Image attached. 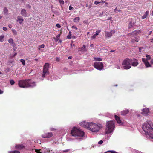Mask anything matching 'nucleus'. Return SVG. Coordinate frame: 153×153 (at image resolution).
Segmentation results:
<instances>
[{
    "mask_svg": "<svg viewBox=\"0 0 153 153\" xmlns=\"http://www.w3.org/2000/svg\"><path fill=\"white\" fill-rule=\"evenodd\" d=\"M94 67L96 69L99 70H102L103 68V65L102 62H96L94 64Z\"/></svg>",
    "mask_w": 153,
    "mask_h": 153,
    "instance_id": "9",
    "label": "nucleus"
},
{
    "mask_svg": "<svg viewBox=\"0 0 153 153\" xmlns=\"http://www.w3.org/2000/svg\"><path fill=\"white\" fill-rule=\"evenodd\" d=\"M146 57L147 58L146 59H147V60H149L151 59V56L150 55H146Z\"/></svg>",
    "mask_w": 153,
    "mask_h": 153,
    "instance_id": "40",
    "label": "nucleus"
},
{
    "mask_svg": "<svg viewBox=\"0 0 153 153\" xmlns=\"http://www.w3.org/2000/svg\"><path fill=\"white\" fill-rule=\"evenodd\" d=\"M8 10L7 7H4L3 9V13L4 14H7L8 13Z\"/></svg>",
    "mask_w": 153,
    "mask_h": 153,
    "instance_id": "26",
    "label": "nucleus"
},
{
    "mask_svg": "<svg viewBox=\"0 0 153 153\" xmlns=\"http://www.w3.org/2000/svg\"><path fill=\"white\" fill-rule=\"evenodd\" d=\"M72 28H74V29H75L77 30V27H76V26H72Z\"/></svg>",
    "mask_w": 153,
    "mask_h": 153,
    "instance_id": "53",
    "label": "nucleus"
},
{
    "mask_svg": "<svg viewBox=\"0 0 153 153\" xmlns=\"http://www.w3.org/2000/svg\"><path fill=\"white\" fill-rule=\"evenodd\" d=\"M110 152L111 153H117L116 151H113V150H111V151H108L107 152H105V153H107L108 152Z\"/></svg>",
    "mask_w": 153,
    "mask_h": 153,
    "instance_id": "35",
    "label": "nucleus"
},
{
    "mask_svg": "<svg viewBox=\"0 0 153 153\" xmlns=\"http://www.w3.org/2000/svg\"><path fill=\"white\" fill-rule=\"evenodd\" d=\"M10 83L12 85H14L15 83V81L13 80H11L10 81Z\"/></svg>",
    "mask_w": 153,
    "mask_h": 153,
    "instance_id": "39",
    "label": "nucleus"
},
{
    "mask_svg": "<svg viewBox=\"0 0 153 153\" xmlns=\"http://www.w3.org/2000/svg\"><path fill=\"white\" fill-rule=\"evenodd\" d=\"M100 3V2H99L98 1H95L94 2V4H96V5H97L99 3Z\"/></svg>",
    "mask_w": 153,
    "mask_h": 153,
    "instance_id": "47",
    "label": "nucleus"
},
{
    "mask_svg": "<svg viewBox=\"0 0 153 153\" xmlns=\"http://www.w3.org/2000/svg\"><path fill=\"white\" fill-rule=\"evenodd\" d=\"M10 44L14 48L16 46V45L13 42L11 43Z\"/></svg>",
    "mask_w": 153,
    "mask_h": 153,
    "instance_id": "44",
    "label": "nucleus"
},
{
    "mask_svg": "<svg viewBox=\"0 0 153 153\" xmlns=\"http://www.w3.org/2000/svg\"><path fill=\"white\" fill-rule=\"evenodd\" d=\"M132 59L128 58H126L122 62V68L125 69H128L131 68V63Z\"/></svg>",
    "mask_w": 153,
    "mask_h": 153,
    "instance_id": "4",
    "label": "nucleus"
},
{
    "mask_svg": "<svg viewBox=\"0 0 153 153\" xmlns=\"http://www.w3.org/2000/svg\"><path fill=\"white\" fill-rule=\"evenodd\" d=\"M80 18L79 17H77L75 18L73 21L75 22H78L80 20Z\"/></svg>",
    "mask_w": 153,
    "mask_h": 153,
    "instance_id": "25",
    "label": "nucleus"
},
{
    "mask_svg": "<svg viewBox=\"0 0 153 153\" xmlns=\"http://www.w3.org/2000/svg\"><path fill=\"white\" fill-rule=\"evenodd\" d=\"M73 9V7L71 6H70L69 7V9L70 10H71Z\"/></svg>",
    "mask_w": 153,
    "mask_h": 153,
    "instance_id": "54",
    "label": "nucleus"
},
{
    "mask_svg": "<svg viewBox=\"0 0 153 153\" xmlns=\"http://www.w3.org/2000/svg\"><path fill=\"white\" fill-rule=\"evenodd\" d=\"M73 43V41H71V47H72V43Z\"/></svg>",
    "mask_w": 153,
    "mask_h": 153,
    "instance_id": "60",
    "label": "nucleus"
},
{
    "mask_svg": "<svg viewBox=\"0 0 153 153\" xmlns=\"http://www.w3.org/2000/svg\"><path fill=\"white\" fill-rule=\"evenodd\" d=\"M58 1L62 4H64V2L63 0H59Z\"/></svg>",
    "mask_w": 153,
    "mask_h": 153,
    "instance_id": "41",
    "label": "nucleus"
},
{
    "mask_svg": "<svg viewBox=\"0 0 153 153\" xmlns=\"http://www.w3.org/2000/svg\"><path fill=\"white\" fill-rule=\"evenodd\" d=\"M8 27L10 28H11L12 27V25L11 24H9L8 25Z\"/></svg>",
    "mask_w": 153,
    "mask_h": 153,
    "instance_id": "55",
    "label": "nucleus"
},
{
    "mask_svg": "<svg viewBox=\"0 0 153 153\" xmlns=\"http://www.w3.org/2000/svg\"><path fill=\"white\" fill-rule=\"evenodd\" d=\"M139 40V38L137 37H135L134 39H132L131 41V42L132 43H135V42H138Z\"/></svg>",
    "mask_w": 153,
    "mask_h": 153,
    "instance_id": "23",
    "label": "nucleus"
},
{
    "mask_svg": "<svg viewBox=\"0 0 153 153\" xmlns=\"http://www.w3.org/2000/svg\"><path fill=\"white\" fill-rule=\"evenodd\" d=\"M103 143V141L102 140H101L98 142V143L99 144H102Z\"/></svg>",
    "mask_w": 153,
    "mask_h": 153,
    "instance_id": "48",
    "label": "nucleus"
},
{
    "mask_svg": "<svg viewBox=\"0 0 153 153\" xmlns=\"http://www.w3.org/2000/svg\"><path fill=\"white\" fill-rule=\"evenodd\" d=\"M149 108H144L142 110V111L141 112V114L145 115H146L149 112Z\"/></svg>",
    "mask_w": 153,
    "mask_h": 153,
    "instance_id": "16",
    "label": "nucleus"
},
{
    "mask_svg": "<svg viewBox=\"0 0 153 153\" xmlns=\"http://www.w3.org/2000/svg\"><path fill=\"white\" fill-rule=\"evenodd\" d=\"M97 36V35H96V34H95L91 37V38L93 39H94L96 38V36Z\"/></svg>",
    "mask_w": 153,
    "mask_h": 153,
    "instance_id": "45",
    "label": "nucleus"
},
{
    "mask_svg": "<svg viewBox=\"0 0 153 153\" xmlns=\"http://www.w3.org/2000/svg\"><path fill=\"white\" fill-rule=\"evenodd\" d=\"M128 35H132V36H134L135 35V33H134V31L132 32L131 33H129L128 34Z\"/></svg>",
    "mask_w": 153,
    "mask_h": 153,
    "instance_id": "31",
    "label": "nucleus"
},
{
    "mask_svg": "<svg viewBox=\"0 0 153 153\" xmlns=\"http://www.w3.org/2000/svg\"><path fill=\"white\" fill-rule=\"evenodd\" d=\"M49 64L48 63H45L43 66V74L42 76L44 78L46 75H48L49 74L48 71Z\"/></svg>",
    "mask_w": 153,
    "mask_h": 153,
    "instance_id": "8",
    "label": "nucleus"
},
{
    "mask_svg": "<svg viewBox=\"0 0 153 153\" xmlns=\"http://www.w3.org/2000/svg\"><path fill=\"white\" fill-rule=\"evenodd\" d=\"M90 46L91 47H93V44H91L90 45Z\"/></svg>",
    "mask_w": 153,
    "mask_h": 153,
    "instance_id": "64",
    "label": "nucleus"
},
{
    "mask_svg": "<svg viewBox=\"0 0 153 153\" xmlns=\"http://www.w3.org/2000/svg\"><path fill=\"white\" fill-rule=\"evenodd\" d=\"M36 153H42L41 152H39V150H36Z\"/></svg>",
    "mask_w": 153,
    "mask_h": 153,
    "instance_id": "50",
    "label": "nucleus"
},
{
    "mask_svg": "<svg viewBox=\"0 0 153 153\" xmlns=\"http://www.w3.org/2000/svg\"><path fill=\"white\" fill-rule=\"evenodd\" d=\"M120 10H118L117 9V8H116L115 9H114V12H116L117 13V12H119L120 11Z\"/></svg>",
    "mask_w": 153,
    "mask_h": 153,
    "instance_id": "49",
    "label": "nucleus"
},
{
    "mask_svg": "<svg viewBox=\"0 0 153 153\" xmlns=\"http://www.w3.org/2000/svg\"><path fill=\"white\" fill-rule=\"evenodd\" d=\"M8 42L10 44L13 42V39L12 38H10L8 40Z\"/></svg>",
    "mask_w": 153,
    "mask_h": 153,
    "instance_id": "43",
    "label": "nucleus"
},
{
    "mask_svg": "<svg viewBox=\"0 0 153 153\" xmlns=\"http://www.w3.org/2000/svg\"><path fill=\"white\" fill-rule=\"evenodd\" d=\"M71 134L74 137H82L84 135V132L79 128L74 127L71 131Z\"/></svg>",
    "mask_w": 153,
    "mask_h": 153,
    "instance_id": "3",
    "label": "nucleus"
},
{
    "mask_svg": "<svg viewBox=\"0 0 153 153\" xmlns=\"http://www.w3.org/2000/svg\"><path fill=\"white\" fill-rule=\"evenodd\" d=\"M72 56H70L68 57V58L69 59H71L72 58Z\"/></svg>",
    "mask_w": 153,
    "mask_h": 153,
    "instance_id": "59",
    "label": "nucleus"
},
{
    "mask_svg": "<svg viewBox=\"0 0 153 153\" xmlns=\"http://www.w3.org/2000/svg\"><path fill=\"white\" fill-rule=\"evenodd\" d=\"M114 117L115 118V119L116 120L117 123H119L120 124L122 122V121L120 119V118L119 117L117 116V115H115L114 116Z\"/></svg>",
    "mask_w": 153,
    "mask_h": 153,
    "instance_id": "19",
    "label": "nucleus"
},
{
    "mask_svg": "<svg viewBox=\"0 0 153 153\" xmlns=\"http://www.w3.org/2000/svg\"><path fill=\"white\" fill-rule=\"evenodd\" d=\"M53 134L51 132L45 133L42 135V137L43 138H49L53 136Z\"/></svg>",
    "mask_w": 153,
    "mask_h": 153,
    "instance_id": "12",
    "label": "nucleus"
},
{
    "mask_svg": "<svg viewBox=\"0 0 153 153\" xmlns=\"http://www.w3.org/2000/svg\"><path fill=\"white\" fill-rule=\"evenodd\" d=\"M130 20H131L129 23V28H131L133 27V25H135L136 22L134 21L135 20V18L134 17L131 18Z\"/></svg>",
    "mask_w": 153,
    "mask_h": 153,
    "instance_id": "10",
    "label": "nucleus"
},
{
    "mask_svg": "<svg viewBox=\"0 0 153 153\" xmlns=\"http://www.w3.org/2000/svg\"><path fill=\"white\" fill-rule=\"evenodd\" d=\"M115 50H111L110 51V52H115Z\"/></svg>",
    "mask_w": 153,
    "mask_h": 153,
    "instance_id": "58",
    "label": "nucleus"
},
{
    "mask_svg": "<svg viewBox=\"0 0 153 153\" xmlns=\"http://www.w3.org/2000/svg\"><path fill=\"white\" fill-rule=\"evenodd\" d=\"M4 35H1L0 36V42H2L4 41Z\"/></svg>",
    "mask_w": 153,
    "mask_h": 153,
    "instance_id": "27",
    "label": "nucleus"
},
{
    "mask_svg": "<svg viewBox=\"0 0 153 153\" xmlns=\"http://www.w3.org/2000/svg\"><path fill=\"white\" fill-rule=\"evenodd\" d=\"M146 135H148L149 138L153 139V128L150 131H149V132Z\"/></svg>",
    "mask_w": 153,
    "mask_h": 153,
    "instance_id": "17",
    "label": "nucleus"
},
{
    "mask_svg": "<svg viewBox=\"0 0 153 153\" xmlns=\"http://www.w3.org/2000/svg\"><path fill=\"white\" fill-rule=\"evenodd\" d=\"M148 60L147 59L145 58H143L142 59L143 62L144 63L146 67H150L151 66V65Z\"/></svg>",
    "mask_w": 153,
    "mask_h": 153,
    "instance_id": "13",
    "label": "nucleus"
},
{
    "mask_svg": "<svg viewBox=\"0 0 153 153\" xmlns=\"http://www.w3.org/2000/svg\"><path fill=\"white\" fill-rule=\"evenodd\" d=\"M3 29L4 31H6L7 30V28L5 27H4L3 28Z\"/></svg>",
    "mask_w": 153,
    "mask_h": 153,
    "instance_id": "52",
    "label": "nucleus"
},
{
    "mask_svg": "<svg viewBox=\"0 0 153 153\" xmlns=\"http://www.w3.org/2000/svg\"><path fill=\"white\" fill-rule=\"evenodd\" d=\"M3 92V91L0 89V94H2Z\"/></svg>",
    "mask_w": 153,
    "mask_h": 153,
    "instance_id": "57",
    "label": "nucleus"
},
{
    "mask_svg": "<svg viewBox=\"0 0 153 153\" xmlns=\"http://www.w3.org/2000/svg\"><path fill=\"white\" fill-rule=\"evenodd\" d=\"M149 13V11H146L144 14V15L142 16V19H143L145 18H146L148 15Z\"/></svg>",
    "mask_w": 153,
    "mask_h": 153,
    "instance_id": "24",
    "label": "nucleus"
},
{
    "mask_svg": "<svg viewBox=\"0 0 153 153\" xmlns=\"http://www.w3.org/2000/svg\"><path fill=\"white\" fill-rule=\"evenodd\" d=\"M142 128L145 133L146 134L153 129V125L151 124L148 123H144L142 126Z\"/></svg>",
    "mask_w": 153,
    "mask_h": 153,
    "instance_id": "7",
    "label": "nucleus"
},
{
    "mask_svg": "<svg viewBox=\"0 0 153 153\" xmlns=\"http://www.w3.org/2000/svg\"><path fill=\"white\" fill-rule=\"evenodd\" d=\"M94 59L96 61H100L102 60V59L101 58H95Z\"/></svg>",
    "mask_w": 153,
    "mask_h": 153,
    "instance_id": "29",
    "label": "nucleus"
},
{
    "mask_svg": "<svg viewBox=\"0 0 153 153\" xmlns=\"http://www.w3.org/2000/svg\"><path fill=\"white\" fill-rule=\"evenodd\" d=\"M9 153H20V152L19 151L15 150L9 152Z\"/></svg>",
    "mask_w": 153,
    "mask_h": 153,
    "instance_id": "30",
    "label": "nucleus"
},
{
    "mask_svg": "<svg viewBox=\"0 0 153 153\" xmlns=\"http://www.w3.org/2000/svg\"><path fill=\"white\" fill-rule=\"evenodd\" d=\"M102 126L100 125H97L93 123H90L88 129L93 132H97L100 128H101Z\"/></svg>",
    "mask_w": 153,
    "mask_h": 153,
    "instance_id": "6",
    "label": "nucleus"
},
{
    "mask_svg": "<svg viewBox=\"0 0 153 153\" xmlns=\"http://www.w3.org/2000/svg\"><path fill=\"white\" fill-rule=\"evenodd\" d=\"M71 134L74 137H82L84 135V132L79 128L74 127L71 131Z\"/></svg>",
    "mask_w": 153,
    "mask_h": 153,
    "instance_id": "2",
    "label": "nucleus"
},
{
    "mask_svg": "<svg viewBox=\"0 0 153 153\" xmlns=\"http://www.w3.org/2000/svg\"><path fill=\"white\" fill-rule=\"evenodd\" d=\"M151 40H152L151 41V42H153V38L151 39Z\"/></svg>",
    "mask_w": 153,
    "mask_h": 153,
    "instance_id": "63",
    "label": "nucleus"
},
{
    "mask_svg": "<svg viewBox=\"0 0 153 153\" xmlns=\"http://www.w3.org/2000/svg\"><path fill=\"white\" fill-rule=\"evenodd\" d=\"M56 26L58 28H60L61 27V25L57 23L56 24Z\"/></svg>",
    "mask_w": 153,
    "mask_h": 153,
    "instance_id": "46",
    "label": "nucleus"
},
{
    "mask_svg": "<svg viewBox=\"0 0 153 153\" xmlns=\"http://www.w3.org/2000/svg\"><path fill=\"white\" fill-rule=\"evenodd\" d=\"M152 31H150V32H149V35H150L151 34V33H152Z\"/></svg>",
    "mask_w": 153,
    "mask_h": 153,
    "instance_id": "61",
    "label": "nucleus"
},
{
    "mask_svg": "<svg viewBox=\"0 0 153 153\" xmlns=\"http://www.w3.org/2000/svg\"><path fill=\"white\" fill-rule=\"evenodd\" d=\"M13 33L14 35H16L17 34V32L16 30L14 29H12V30Z\"/></svg>",
    "mask_w": 153,
    "mask_h": 153,
    "instance_id": "33",
    "label": "nucleus"
},
{
    "mask_svg": "<svg viewBox=\"0 0 153 153\" xmlns=\"http://www.w3.org/2000/svg\"><path fill=\"white\" fill-rule=\"evenodd\" d=\"M20 61L21 62L22 64L23 65H25V61L23 59H21L20 60Z\"/></svg>",
    "mask_w": 153,
    "mask_h": 153,
    "instance_id": "38",
    "label": "nucleus"
},
{
    "mask_svg": "<svg viewBox=\"0 0 153 153\" xmlns=\"http://www.w3.org/2000/svg\"><path fill=\"white\" fill-rule=\"evenodd\" d=\"M86 46L85 45H83L82 48H79L78 49V51H86V50L85 49Z\"/></svg>",
    "mask_w": 153,
    "mask_h": 153,
    "instance_id": "22",
    "label": "nucleus"
},
{
    "mask_svg": "<svg viewBox=\"0 0 153 153\" xmlns=\"http://www.w3.org/2000/svg\"><path fill=\"white\" fill-rule=\"evenodd\" d=\"M90 124V123L84 121L80 123V125L81 126L85 128L88 129L89 126Z\"/></svg>",
    "mask_w": 153,
    "mask_h": 153,
    "instance_id": "11",
    "label": "nucleus"
},
{
    "mask_svg": "<svg viewBox=\"0 0 153 153\" xmlns=\"http://www.w3.org/2000/svg\"><path fill=\"white\" fill-rule=\"evenodd\" d=\"M151 64L153 65V58L151 59L150 61Z\"/></svg>",
    "mask_w": 153,
    "mask_h": 153,
    "instance_id": "51",
    "label": "nucleus"
},
{
    "mask_svg": "<svg viewBox=\"0 0 153 153\" xmlns=\"http://www.w3.org/2000/svg\"><path fill=\"white\" fill-rule=\"evenodd\" d=\"M18 85L21 88H33L36 86L35 82L30 79L20 80L18 81Z\"/></svg>",
    "mask_w": 153,
    "mask_h": 153,
    "instance_id": "1",
    "label": "nucleus"
},
{
    "mask_svg": "<svg viewBox=\"0 0 153 153\" xmlns=\"http://www.w3.org/2000/svg\"><path fill=\"white\" fill-rule=\"evenodd\" d=\"M71 32H69V34L67 36V38L68 39H71Z\"/></svg>",
    "mask_w": 153,
    "mask_h": 153,
    "instance_id": "37",
    "label": "nucleus"
},
{
    "mask_svg": "<svg viewBox=\"0 0 153 153\" xmlns=\"http://www.w3.org/2000/svg\"><path fill=\"white\" fill-rule=\"evenodd\" d=\"M115 31L114 30H112L110 32H105V36L108 37H111L112 35L115 33Z\"/></svg>",
    "mask_w": 153,
    "mask_h": 153,
    "instance_id": "14",
    "label": "nucleus"
},
{
    "mask_svg": "<svg viewBox=\"0 0 153 153\" xmlns=\"http://www.w3.org/2000/svg\"><path fill=\"white\" fill-rule=\"evenodd\" d=\"M101 31V30H97L96 31V35H99V33Z\"/></svg>",
    "mask_w": 153,
    "mask_h": 153,
    "instance_id": "42",
    "label": "nucleus"
},
{
    "mask_svg": "<svg viewBox=\"0 0 153 153\" xmlns=\"http://www.w3.org/2000/svg\"><path fill=\"white\" fill-rule=\"evenodd\" d=\"M16 149H24L25 147L23 144H18L15 146Z\"/></svg>",
    "mask_w": 153,
    "mask_h": 153,
    "instance_id": "18",
    "label": "nucleus"
},
{
    "mask_svg": "<svg viewBox=\"0 0 153 153\" xmlns=\"http://www.w3.org/2000/svg\"><path fill=\"white\" fill-rule=\"evenodd\" d=\"M134 33H135V35L139 34L140 32V30H137L134 31Z\"/></svg>",
    "mask_w": 153,
    "mask_h": 153,
    "instance_id": "36",
    "label": "nucleus"
},
{
    "mask_svg": "<svg viewBox=\"0 0 153 153\" xmlns=\"http://www.w3.org/2000/svg\"><path fill=\"white\" fill-rule=\"evenodd\" d=\"M34 60L36 61H37L38 60V59H35Z\"/></svg>",
    "mask_w": 153,
    "mask_h": 153,
    "instance_id": "62",
    "label": "nucleus"
},
{
    "mask_svg": "<svg viewBox=\"0 0 153 153\" xmlns=\"http://www.w3.org/2000/svg\"><path fill=\"white\" fill-rule=\"evenodd\" d=\"M129 112L128 109L123 110L121 112V114L122 115H125L128 114Z\"/></svg>",
    "mask_w": 153,
    "mask_h": 153,
    "instance_id": "20",
    "label": "nucleus"
},
{
    "mask_svg": "<svg viewBox=\"0 0 153 153\" xmlns=\"http://www.w3.org/2000/svg\"><path fill=\"white\" fill-rule=\"evenodd\" d=\"M45 47V45L44 44H42L38 46V48L39 50H40V48H43Z\"/></svg>",
    "mask_w": 153,
    "mask_h": 153,
    "instance_id": "34",
    "label": "nucleus"
},
{
    "mask_svg": "<svg viewBox=\"0 0 153 153\" xmlns=\"http://www.w3.org/2000/svg\"><path fill=\"white\" fill-rule=\"evenodd\" d=\"M21 14L24 17H26L27 16V14L25 10V9H22L21 11Z\"/></svg>",
    "mask_w": 153,
    "mask_h": 153,
    "instance_id": "21",
    "label": "nucleus"
},
{
    "mask_svg": "<svg viewBox=\"0 0 153 153\" xmlns=\"http://www.w3.org/2000/svg\"><path fill=\"white\" fill-rule=\"evenodd\" d=\"M69 151V149H66V150H63V151L64 152H66Z\"/></svg>",
    "mask_w": 153,
    "mask_h": 153,
    "instance_id": "56",
    "label": "nucleus"
},
{
    "mask_svg": "<svg viewBox=\"0 0 153 153\" xmlns=\"http://www.w3.org/2000/svg\"><path fill=\"white\" fill-rule=\"evenodd\" d=\"M60 36V35H57L56 36V38H54V39L56 41H58L59 39Z\"/></svg>",
    "mask_w": 153,
    "mask_h": 153,
    "instance_id": "32",
    "label": "nucleus"
},
{
    "mask_svg": "<svg viewBox=\"0 0 153 153\" xmlns=\"http://www.w3.org/2000/svg\"><path fill=\"white\" fill-rule=\"evenodd\" d=\"M18 19L19 21H23L24 20L23 18L20 16H19L18 17Z\"/></svg>",
    "mask_w": 153,
    "mask_h": 153,
    "instance_id": "28",
    "label": "nucleus"
},
{
    "mask_svg": "<svg viewBox=\"0 0 153 153\" xmlns=\"http://www.w3.org/2000/svg\"><path fill=\"white\" fill-rule=\"evenodd\" d=\"M106 133H110L112 132L114 128V121H111L107 122L106 123Z\"/></svg>",
    "mask_w": 153,
    "mask_h": 153,
    "instance_id": "5",
    "label": "nucleus"
},
{
    "mask_svg": "<svg viewBox=\"0 0 153 153\" xmlns=\"http://www.w3.org/2000/svg\"><path fill=\"white\" fill-rule=\"evenodd\" d=\"M132 59V62H131V65L133 66H136L138 64V60L135 58H134Z\"/></svg>",
    "mask_w": 153,
    "mask_h": 153,
    "instance_id": "15",
    "label": "nucleus"
}]
</instances>
